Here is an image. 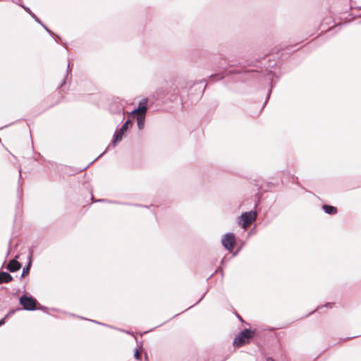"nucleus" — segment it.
<instances>
[{"instance_id": "nucleus-30", "label": "nucleus", "mask_w": 361, "mask_h": 361, "mask_svg": "<svg viewBox=\"0 0 361 361\" xmlns=\"http://www.w3.org/2000/svg\"><path fill=\"white\" fill-rule=\"evenodd\" d=\"M92 322H94V323H97V324H99V322L94 321V320H90Z\"/></svg>"}, {"instance_id": "nucleus-5", "label": "nucleus", "mask_w": 361, "mask_h": 361, "mask_svg": "<svg viewBox=\"0 0 361 361\" xmlns=\"http://www.w3.org/2000/svg\"><path fill=\"white\" fill-rule=\"evenodd\" d=\"M222 245L228 250H231L235 243V235L232 233H226L221 239Z\"/></svg>"}, {"instance_id": "nucleus-18", "label": "nucleus", "mask_w": 361, "mask_h": 361, "mask_svg": "<svg viewBox=\"0 0 361 361\" xmlns=\"http://www.w3.org/2000/svg\"><path fill=\"white\" fill-rule=\"evenodd\" d=\"M267 361H275L272 357H268Z\"/></svg>"}, {"instance_id": "nucleus-6", "label": "nucleus", "mask_w": 361, "mask_h": 361, "mask_svg": "<svg viewBox=\"0 0 361 361\" xmlns=\"http://www.w3.org/2000/svg\"><path fill=\"white\" fill-rule=\"evenodd\" d=\"M147 100L146 99H142L137 106V108L132 111V114H137V115H143L145 116V113L147 110Z\"/></svg>"}, {"instance_id": "nucleus-23", "label": "nucleus", "mask_w": 361, "mask_h": 361, "mask_svg": "<svg viewBox=\"0 0 361 361\" xmlns=\"http://www.w3.org/2000/svg\"><path fill=\"white\" fill-rule=\"evenodd\" d=\"M65 84V80L63 81V82L61 84L60 87H61Z\"/></svg>"}, {"instance_id": "nucleus-27", "label": "nucleus", "mask_w": 361, "mask_h": 361, "mask_svg": "<svg viewBox=\"0 0 361 361\" xmlns=\"http://www.w3.org/2000/svg\"><path fill=\"white\" fill-rule=\"evenodd\" d=\"M238 318L240 320V321H243V319L240 316L238 315Z\"/></svg>"}, {"instance_id": "nucleus-28", "label": "nucleus", "mask_w": 361, "mask_h": 361, "mask_svg": "<svg viewBox=\"0 0 361 361\" xmlns=\"http://www.w3.org/2000/svg\"><path fill=\"white\" fill-rule=\"evenodd\" d=\"M204 294H203V295H202V297L200 298V300H199L198 302H199L200 300H202V298L204 297Z\"/></svg>"}, {"instance_id": "nucleus-13", "label": "nucleus", "mask_w": 361, "mask_h": 361, "mask_svg": "<svg viewBox=\"0 0 361 361\" xmlns=\"http://www.w3.org/2000/svg\"><path fill=\"white\" fill-rule=\"evenodd\" d=\"M30 15L32 16V18L35 19L36 22H39V19L35 16V14L31 13Z\"/></svg>"}, {"instance_id": "nucleus-20", "label": "nucleus", "mask_w": 361, "mask_h": 361, "mask_svg": "<svg viewBox=\"0 0 361 361\" xmlns=\"http://www.w3.org/2000/svg\"><path fill=\"white\" fill-rule=\"evenodd\" d=\"M69 67H70V63L68 64L67 75L69 73Z\"/></svg>"}, {"instance_id": "nucleus-14", "label": "nucleus", "mask_w": 361, "mask_h": 361, "mask_svg": "<svg viewBox=\"0 0 361 361\" xmlns=\"http://www.w3.org/2000/svg\"><path fill=\"white\" fill-rule=\"evenodd\" d=\"M42 27L46 30V31L47 32H49L50 35L52 34V32L45 25H42Z\"/></svg>"}, {"instance_id": "nucleus-16", "label": "nucleus", "mask_w": 361, "mask_h": 361, "mask_svg": "<svg viewBox=\"0 0 361 361\" xmlns=\"http://www.w3.org/2000/svg\"><path fill=\"white\" fill-rule=\"evenodd\" d=\"M23 8L27 11L30 14L32 13V11H30V9L28 8V7H25L24 6H23Z\"/></svg>"}, {"instance_id": "nucleus-25", "label": "nucleus", "mask_w": 361, "mask_h": 361, "mask_svg": "<svg viewBox=\"0 0 361 361\" xmlns=\"http://www.w3.org/2000/svg\"><path fill=\"white\" fill-rule=\"evenodd\" d=\"M38 23H39L42 26V25H44L40 20H39V22H37Z\"/></svg>"}, {"instance_id": "nucleus-26", "label": "nucleus", "mask_w": 361, "mask_h": 361, "mask_svg": "<svg viewBox=\"0 0 361 361\" xmlns=\"http://www.w3.org/2000/svg\"><path fill=\"white\" fill-rule=\"evenodd\" d=\"M270 94H271V90H269V93H268V96H267V99H269Z\"/></svg>"}, {"instance_id": "nucleus-4", "label": "nucleus", "mask_w": 361, "mask_h": 361, "mask_svg": "<svg viewBox=\"0 0 361 361\" xmlns=\"http://www.w3.org/2000/svg\"><path fill=\"white\" fill-rule=\"evenodd\" d=\"M257 213L254 211L246 212L241 214L240 219L243 221L242 226L245 228L250 226L251 224L256 219Z\"/></svg>"}, {"instance_id": "nucleus-12", "label": "nucleus", "mask_w": 361, "mask_h": 361, "mask_svg": "<svg viewBox=\"0 0 361 361\" xmlns=\"http://www.w3.org/2000/svg\"><path fill=\"white\" fill-rule=\"evenodd\" d=\"M134 357L137 360H140V355L138 349H135V353H134Z\"/></svg>"}, {"instance_id": "nucleus-8", "label": "nucleus", "mask_w": 361, "mask_h": 361, "mask_svg": "<svg viewBox=\"0 0 361 361\" xmlns=\"http://www.w3.org/2000/svg\"><path fill=\"white\" fill-rule=\"evenodd\" d=\"M13 280V276L5 271H0V284L7 283Z\"/></svg>"}, {"instance_id": "nucleus-17", "label": "nucleus", "mask_w": 361, "mask_h": 361, "mask_svg": "<svg viewBox=\"0 0 361 361\" xmlns=\"http://www.w3.org/2000/svg\"><path fill=\"white\" fill-rule=\"evenodd\" d=\"M334 305V303H330V302H328L325 305L326 307H331V306Z\"/></svg>"}, {"instance_id": "nucleus-2", "label": "nucleus", "mask_w": 361, "mask_h": 361, "mask_svg": "<svg viewBox=\"0 0 361 361\" xmlns=\"http://www.w3.org/2000/svg\"><path fill=\"white\" fill-rule=\"evenodd\" d=\"M131 120L128 119L118 130H116L113 137L112 142L107 147L106 149H109L111 145L114 147L118 142L122 140L123 135L127 131L128 126L129 124H131Z\"/></svg>"}, {"instance_id": "nucleus-22", "label": "nucleus", "mask_w": 361, "mask_h": 361, "mask_svg": "<svg viewBox=\"0 0 361 361\" xmlns=\"http://www.w3.org/2000/svg\"><path fill=\"white\" fill-rule=\"evenodd\" d=\"M231 73H239L240 72H236V71H230Z\"/></svg>"}, {"instance_id": "nucleus-9", "label": "nucleus", "mask_w": 361, "mask_h": 361, "mask_svg": "<svg viewBox=\"0 0 361 361\" xmlns=\"http://www.w3.org/2000/svg\"><path fill=\"white\" fill-rule=\"evenodd\" d=\"M322 209L327 214L333 215L337 213V209L334 206L324 204L322 206Z\"/></svg>"}, {"instance_id": "nucleus-15", "label": "nucleus", "mask_w": 361, "mask_h": 361, "mask_svg": "<svg viewBox=\"0 0 361 361\" xmlns=\"http://www.w3.org/2000/svg\"><path fill=\"white\" fill-rule=\"evenodd\" d=\"M8 317V314L6 315V317L1 319H0V326L5 324V319Z\"/></svg>"}, {"instance_id": "nucleus-11", "label": "nucleus", "mask_w": 361, "mask_h": 361, "mask_svg": "<svg viewBox=\"0 0 361 361\" xmlns=\"http://www.w3.org/2000/svg\"><path fill=\"white\" fill-rule=\"evenodd\" d=\"M30 266H31V260L30 259V261H29L28 264H27V266H25L23 269L22 274H21L22 277L25 276V275H27L29 273L30 269Z\"/></svg>"}, {"instance_id": "nucleus-1", "label": "nucleus", "mask_w": 361, "mask_h": 361, "mask_svg": "<svg viewBox=\"0 0 361 361\" xmlns=\"http://www.w3.org/2000/svg\"><path fill=\"white\" fill-rule=\"evenodd\" d=\"M254 335V332L250 329H245L243 331H240V334L235 338L233 341V345L237 347H240L247 341L246 340H249Z\"/></svg>"}, {"instance_id": "nucleus-10", "label": "nucleus", "mask_w": 361, "mask_h": 361, "mask_svg": "<svg viewBox=\"0 0 361 361\" xmlns=\"http://www.w3.org/2000/svg\"><path fill=\"white\" fill-rule=\"evenodd\" d=\"M145 116L143 115L137 116V125L139 129H142L145 125Z\"/></svg>"}, {"instance_id": "nucleus-3", "label": "nucleus", "mask_w": 361, "mask_h": 361, "mask_svg": "<svg viewBox=\"0 0 361 361\" xmlns=\"http://www.w3.org/2000/svg\"><path fill=\"white\" fill-rule=\"evenodd\" d=\"M36 300L32 296L22 295L20 298V303L23 305L24 310L27 311H33L37 309Z\"/></svg>"}, {"instance_id": "nucleus-19", "label": "nucleus", "mask_w": 361, "mask_h": 361, "mask_svg": "<svg viewBox=\"0 0 361 361\" xmlns=\"http://www.w3.org/2000/svg\"><path fill=\"white\" fill-rule=\"evenodd\" d=\"M107 150H108V149H106V150H105L103 153H102V154H100V155H99L97 159H94V161H97V159L99 157H101V156H102V155L105 152H106Z\"/></svg>"}, {"instance_id": "nucleus-21", "label": "nucleus", "mask_w": 361, "mask_h": 361, "mask_svg": "<svg viewBox=\"0 0 361 361\" xmlns=\"http://www.w3.org/2000/svg\"><path fill=\"white\" fill-rule=\"evenodd\" d=\"M19 176L21 177V168L19 169Z\"/></svg>"}, {"instance_id": "nucleus-29", "label": "nucleus", "mask_w": 361, "mask_h": 361, "mask_svg": "<svg viewBox=\"0 0 361 361\" xmlns=\"http://www.w3.org/2000/svg\"><path fill=\"white\" fill-rule=\"evenodd\" d=\"M98 201H99V202H105V201H106V200H99Z\"/></svg>"}, {"instance_id": "nucleus-24", "label": "nucleus", "mask_w": 361, "mask_h": 361, "mask_svg": "<svg viewBox=\"0 0 361 361\" xmlns=\"http://www.w3.org/2000/svg\"><path fill=\"white\" fill-rule=\"evenodd\" d=\"M38 23H39L42 26V25H44L40 20H39V22H37Z\"/></svg>"}, {"instance_id": "nucleus-7", "label": "nucleus", "mask_w": 361, "mask_h": 361, "mask_svg": "<svg viewBox=\"0 0 361 361\" xmlns=\"http://www.w3.org/2000/svg\"><path fill=\"white\" fill-rule=\"evenodd\" d=\"M21 267V264L16 259H11L7 264L6 269L11 272L18 271Z\"/></svg>"}]
</instances>
